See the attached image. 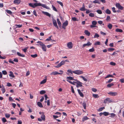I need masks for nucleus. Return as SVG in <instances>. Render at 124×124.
<instances>
[{
	"label": "nucleus",
	"mask_w": 124,
	"mask_h": 124,
	"mask_svg": "<svg viewBox=\"0 0 124 124\" xmlns=\"http://www.w3.org/2000/svg\"><path fill=\"white\" fill-rule=\"evenodd\" d=\"M29 5L33 8H35V7L38 6H41L43 8L46 9H47L48 7H47L46 5H45V4H42L40 3H36L34 4L29 3Z\"/></svg>",
	"instance_id": "f257e3e1"
},
{
	"label": "nucleus",
	"mask_w": 124,
	"mask_h": 124,
	"mask_svg": "<svg viewBox=\"0 0 124 124\" xmlns=\"http://www.w3.org/2000/svg\"><path fill=\"white\" fill-rule=\"evenodd\" d=\"M37 43H39V44L41 46L42 50L45 52L46 51V45L41 41H38Z\"/></svg>",
	"instance_id": "f03ea898"
},
{
	"label": "nucleus",
	"mask_w": 124,
	"mask_h": 124,
	"mask_svg": "<svg viewBox=\"0 0 124 124\" xmlns=\"http://www.w3.org/2000/svg\"><path fill=\"white\" fill-rule=\"evenodd\" d=\"M73 73L75 74L79 75L83 73V72L82 70H77L73 71Z\"/></svg>",
	"instance_id": "7ed1b4c3"
},
{
	"label": "nucleus",
	"mask_w": 124,
	"mask_h": 124,
	"mask_svg": "<svg viewBox=\"0 0 124 124\" xmlns=\"http://www.w3.org/2000/svg\"><path fill=\"white\" fill-rule=\"evenodd\" d=\"M112 101L110 99L108 98H107L106 99L104 100V103H110L112 102Z\"/></svg>",
	"instance_id": "20e7f679"
},
{
	"label": "nucleus",
	"mask_w": 124,
	"mask_h": 124,
	"mask_svg": "<svg viewBox=\"0 0 124 124\" xmlns=\"http://www.w3.org/2000/svg\"><path fill=\"white\" fill-rule=\"evenodd\" d=\"M68 24V22L67 20H66L62 24V28L64 29H65L66 28V27Z\"/></svg>",
	"instance_id": "39448f33"
},
{
	"label": "nucleus",
	"mask_w": 124,
	"mask_h": 124,
	"mask_svg": "<svg viewBox=\"0 0 124 124\" xmlns=\"http://www.w3.org/2000/svg\"><path fill=\"white\" fill-rule=\"evenodd\" d=\"M116 6L119 9L121 10H122L123 9V7L121 6L120 4L119 3H117L116 4Z\"/></svg>",
	"instance_id": "423d86ee"
},
{
	"label": "nucleus",
	"mask_w": 124,
	"mask_h": 124,
	"mask_svg": "<svg viewBox=\"0 0 124 124\" xmlns=\"http://www.w3.org/2000/svg\"><path fill=\"white\" fill-rule=\"evenodd\" d=\"M108 94L112 96H115L117 95V93L115 92H110L108 93Z\"/></svg>",
	"instance_id": "0eeeda50"
},
{
	"label": "nucleus",
	"mask_w": 124,
	"mask_h": 124,
	"mask_svg": "<svg viewBox=\"0 0 124 124\" xmlns=\"http://www.w3.org/2000/svg\"><path fill=\"white\" fill-rule=\"evenodd\" d=\"M67 46L69 49H71L73 47V44L71 42H69L67 44Z\"/></svg>",
	"instance_id": "6e6552de"
},
{
	"label": "nucleus",
	"mask_w": 124,
	"mask_h": 124,
	"mask_svg": "<svg viewBox=\"0 0 124 124\" xmlns=\"http://www.w3.org/2000/svg\"><path fill=\"white\" fill-rule=\"evenodd\" d=\"M9 76L10 77L11 79H13L15 77V76L14 75L13 73L11 71H9Z\"/></svg>",
	"instance_id": "1a4fd4ad"
},
{
	"label": "nucleus",
	"mask_w": 124,
	"mask_h": 124,
	"mask_svg": "<svg viewBox=\"0 0 124 124\" xmlns=\"http://www.w3.org/2000/svg\"><path fill=\"white\" fill-rule=\"evenodd\" d=\"M76 81H77L78 82V83H77V85L76 86L77 87H78L80 86L81 87L83 86L82 85V83L80 82L79 81H77V80Z\"/></svg>",
	"instance_id": "9d476101"
},
{
	"label": "nucleus",
	"mask_w": 124,
	"mask_h": 124,
	"mask_svg": "<svg viewBox=\"0 0 124 124\" xmlns=\"http://www.w3.org/2000/svg\"><path fill=\"white\" fill-rule=\"evenodd\" d=\"M92 43H91L89 41L87 42L86 44H84L82 46L83 48L86 46H89L91 45Z\"/></svg>",
	"instance_id": "9b49d317"
},
{
	"label": "nucleus",
	"mask_w": 124,
	"mask_h": 124,
	"mask_svg": "<svg viewBox=\"0 0 124 124\" xmlns=\"http://www.w3.org/2000/svg\"><path fill=\"white\" fill-rule=\"evenodd\" d=\"M73 71H72L70 69L68 70L67 71V72L68 73H67V74L71 76L73 74Z\"/></svg>",
	"instance_id": "f8f14e48"
},
{
	"label": "nucleus",
	"mask_w": 124,
	"mask_h": 124,
	"mask_svg": "<svg viewBox=\"0 0 124 124\" xmlns=\"http://www.w3.org/2000/svg\"><path fill=\"white\" fill-rule=\"evenodd\" d=\"M77 91L80 96L82 97H84V94L81 92V90L79 89H78Z\"/></svg>",
	"instance_id": "ddd939ff"
},
{
	"label": "nucleus",
	"mask_w": 124,
	"mask_h": 124,
	"mask_svg": "<svg viewBox=\"0 0 124 124\" xmlns=\"http://www.w3.org/2000/svg\"><path fill=\"white\" fill-rule=\"evenodd\" d=\"M42 12L43 13L46 15V16H48L49 17H51V15L48 13L46 12H44V11H42Z\"/></svg>",
	"instance_id": "4468645a"
},
{
	"label": "nucleus",
	"mask_w": 124,
	"mask_h": 124,
	"mask_svg": "<svg viewBox=\"0 0 124 124\" xmlns=\"http://www.w3.org/2000/svg\"><path fill=\"white\" fill-rule=\"evenodd\" d=\"M21 2L20 0H15L14 1V4L17 5L19 4Z\"/></svg>",
	"instance_id": "2eb2a0df"
},
{
	"label": "nucleus",
	"mask_w": 124,
	"mask_h": 124,
	"mask_svg": "<svg viewBox=\"0 0 124 124\" xmlns=\"http://www.w3.org/2000/svg\"><path fill=\"white\" fill-rule=\"evenodd\" d=\"M53 24L58 29V27L57 26L56 22L55 20H53Z\"/></svg>",
	"instance_id": "dca6fc26"
},
{
	"label": "nucleus",
	"mask_w": 124,
	"mask_h": 124,
	"mask_svg": "<svg viewBox=\"0 0 124 124\" xmlns=\"http://www.w3.org/2000/svg\"><path fill=\"white\" fill-rule=\"evenodd\" d=\"M84 33L86 35L88 36H89L90 34V32L86 30L85 31Z\"/></svg>",
	"instance_id": "f3484780"
},
{
	"label": "nucleus",
	"mask_w": 124,
	"mask_h": 124,
	"mask_svg": "<svg viewBox=\"0 0 124 124\" xmlns=\"http://www.w3.org/2000/svg\"><path fill=\"white\" fill-rule=\"evenodd\" d=\"M60 74L58 72L55 71L51 72V73L50 75H55L57 74Z\"/></svg>",
	"instance_id": "a211bd4d"
},
{
	"label": "nucleus",
	"mask_w": 124,
	"mask_h": 124,
	"mask_svg": "<svg viewBox=\"0 0 124 124\" xmlns=\"http://www.w3.org/2000/svg\"><path fill=\"white\" fill-rule=\"evenodd\" d=\"M41 118L44 121H45V116L44 113L42 114V115L41 116Z\"/></svg>",
	"instance_id": "6ab92c4d"
},
{
	"label": "nucleus",
	"mask_w": 124,
	"mask_h": 124,
	"mask_svg": "<svg viewBox=\"0 0 124 124\" xmlns=\"http://www.w3.org/2000/svg\"><path fill=\"white\" fill-rule=\"evenodd\" d=\"M67 79H68V80H77V79H73V78L71 77V76H69L67 77Z\"/></svg>",
	"instance_id": "aec40b11"
},
{
	"label": "nucleus",
	"mask_w": 124,
	"mask_h": 124,
	"mask_svg": "<svg viewBox=\"0 0 124 124\" xmlns=\"http://www.w3.org/2000/svg\"><path fill=\"white\" fill-rule=\"evenodd\" d=\"M22 24L21 25H18V24H15V26L16 29L17 28H20L22 27Z\"/></svg>",
	"instance_id": "412c9836"
},
{
	"label": "nucleus",
	"mask_w": 124,
	"mask_h": 124,
	"mask_svg": "<svg viewBox=\"0 0 124 124\" xmlns=\"http://www.w3.org/2000/svg\"><path fill=\"white\" fill-rule=\"evenodd\" d=\"M47 79L46 78L44 79L43 80L40 82V84H44L46 83V81Z\"/></svg>",
	"instance_id": "4be33fe9"
},
{
	"label": "nucleus",
	"mask_w": 124,
	"mask_h": 124,
	"mask_svg": "<svg viewBox=\"0 0 124 124\" xmlns=\"http://www.w3.org/2000/svg\"><path fill=\"white\" fill-rule=\"evenodd\" d=\"M38 106L40 108H42L43 107V106L42 104L40 102H38L37 103Z\"/></svg>",
	"instance_id": "5701e85b"
},
{
	"label": "nucleus",
	"mask_w": 124,
	"mask_h": 124,
	"mask_svg": "<svg viewBox=\"0 0 124 124\" xmlns=\"http://www.w3.org/2000/svg\"><path fill=\"white\" fill-rule=\"evenodd\" d=\"M17 54L18 56H19L24 57H25V56L23 54H21L19 52H17Z\"/></svg>",
	"instance_id": "b1692460"
},
{
	"label": "nucleus",
	"mask_w": 124,
	"mask_h": 124,
	"mask_svg": "<svg viewBox=\"0 0 124 124\" xmlns=\"http://www.w3.org/2000/svg\"><path fill=\"white\" fill-rule=\"evenodd\" d=\"M89 119V118L87 116H85L82 118V121L84 122L85 120H88Z\"/></svg>",
	"instance_id": "393cba45"
},
{
	"label": "nucleus",
	"mask_w": 124,
	"mask_h": 124,
	"mask_svg": "<svg viewBox=\"0 0 124 124\" xmlns=\"http://www.w3.org/2000/svg\"><path fill=\"white\" fill-rule=\"evenodd\" d=\"M57 21L58 23V24L59 25V27H61V23L59 19H57Z\"/></svg>",
	"instance_id": "a878e982"
},
{
	"label": "nucleus",
	"mask_w": 124,
	"mask_h": 124,
	"mask_svg": "<svg viewBox=\"0 0 124 124\" xmlns=\"http://www.w3.org/2000/svg\"><path fill=\"white\" fill-rule=\"evenodd\" d=\"M105 12L106 13L108 14H110L111 13V11L108 9H106Z\"/></svg>",
	"instance_id": "bb28decb"
},
{
	"label": "nucleus",
	"mask_w": 124,
	"mask_h": 124,
	"mask_svg": "<svg viewBox=\"0 0 124 124\" xmlns=\"http://www.w3.org/2000/svg\"><path fill=\"white\" fill-rule=\"evenodd\" d=\"M116 32H123V30L122 29L118 28L116 29Z\"/></svg>",
	"instance_id": "cd10ccee"
},
{
	"label": "nucleus",
	"mask_w": 124,
	"mask_h": 124,
	"mask_svg": "<svg viewBox=\"0 0 124 124\" xmlns=\"http://www.w3.org/2000/svg\"><path fill=\"white\" fill-rule=\"evenodd\" d=\"M107 26L110 29H112V26L111 24L110 23H109L108 25Z\"/></svg>",
	"instance_id": "c85d7f7f"
},
{
	"label": "nucleus",
	"mask_w": 124,
	"mask_h": 124,
	"mask_svg": "<svg viewBox=\"0 0 124 124\" xmlns=\"http://www.w3.org/2000/svg\"><path fill=\"white\" fill-rule=\"evenodd\" d=\"M93 2L95 3H98L100 4V3L99 2V1L98 0H95L93 1Z\"/></svg>",
	"instance_id": "c756f323"
},
{
	"label": "nucleus",
	"mask_w": 124,
	"mask_h": 124,
	"mask_svg": "<svg viewBox=\"0 0 124 124\" xmlns=\"http://www.w3.org/2000/svg\"><path fill=\"white\" fill-rule=\"evenodd\" d=\"M93 96L95 98H98L99 97V96L97 94H93Z\"/></svg>",
	"instance_id": "7c9ffc66"
},
{
	"label": "nucleus",
	"mask_w": 124,
	"mask_h": 124,
	"mask_svg": "<svg viewBox=\"0 0 124 124\" xmlns=\"http://www.w3.org/2000/svg\"><path fill=\"white\" fill-rule=\"evenodd\" d=\"M114 84L113 83L109 84L107 85V86L108 87H110L114 85Z\"/></svg>",
	"instance_id": "2f4dec72"
},
{
	"label": "nucleus",
	"mask_w": 124,
	"mask_h": 124,
	"mask_svg": "<svg viewBox=\"0 0 124 124\" xmlns=\"http://www.w3.org/2000/svg\"><path fill=\"white\" fill-rule=\"evenodd\" d=\"M46 91L45 90H41L40 91V93L41 94H45L46 93Z\"/></svg>",
	"instance_id": "473e14b6"
},
{
	"label": "nucleus",
	"mask_w": 124,
	"mask_h": 124,
	"mask_svg": "<svg viewBox=\"0 0 124 124\" xmlns=\"http://www.w3.org/2000/svg\"><path fill=\"white\" fill-rule=\"evenodd\" d=\"M28 47H26L24 49H22V50L25 53L26 52V51L27 50L28 48Z\"/></svg>",
	"instance_id": "72a5a7b5"
},
{
	"label": "nucleus",
	"mask_w": 124,
	"mask_h": 124,
	"mask_svg": "<svg viewBox=\"0 0 124 124\" xmlns=\"http://www.w3.org/2000/svg\"><path fill=\"white\" fill-rule=\"evenodd\" d=\"M83 105L84 107V109H85L86 108V103L85 102L83 103Z\"/></svg>",
	"instance_id": "f704fd0d"
},
{
	"label": "nucleus",
	"mask_w": 124,
	"mask_h": 124,
	"mask_svg": "<svg viewBox=\"0 0 124 124\" xmlns=\"http://www.w3.org/2000/svg\"><path fill=\"white\" fill-rule=\"evenodd\" d=\"M31 56L33 58H35L37 57L38 55L37 54H35L33 55H31Z\"/></svg>",
	"instance_id": "c9c22d12"
},
{
	"label": "nucleus",
	"mask_w": 124,
	"mask_h": 124,
	"mask_svg": "<svg viewBox=\"0 0 124 124\" xmlns=\"http://www.w3.org/2000/svg\"><path fill=\"white\" fill-rule=\"evenodd\" d=\"M110 20V18L109 16H108L106 18V20L107 21H109Z\"/></svg>",
	"instance_id": "e433bc0d"
},
{
	"label": "nucleus",
	"mask_w": 124,
	"mask_h": 124,
	"mask_svg": "<svg viewBox=\"0 0 124 124\" xmlns=\"http://www.w3.org/2000/svg\"><path fill=\"white\" fill-rule=\"evenodd\" d=\"M99 37V35L97 33H96L95 34V35L94 36V38H98V37Z\"/></svg>",
	"instance_id": "4c0bfd02"
},
{
	"label": "nucleus",
	"mask_w": 124,
	"mask_h": 124,
	"mask_svg": "<svg viewBox=\"0 0 124 124\" xmlns=\"http://www.w3.org/2000/svg\"><path fill=\"white\" fill-rule=\"evenodd\" d=\"M95 50L93 47L89 50V51L90 52H94Z\"/></svg>",
	"instance_id": "58836bf2"
},
{
	"label": "nucleus",
	"mask_w": 124,
	"mask_h": 124,
	"mask_svg": "<svg viewBox=\"0 0 124 124\" xmlns=\"http://www.w3.org/2000/svg\"><path fill=\"white\" fill-rule=\"evenodd\" d=\"M103 115H104L105 116H107L109 115V113L106 112H104L103 113Z\"/></svg>",
	"instance_id": "ea45409f"
},
{
	"label": "nucleus",
	"mask_w": 124,
	"mask_h": 124,
	"mask_svg": "<svg viewBox=\"0 0 124 124\" xmlns=\"http://www.w3.org/2000/svg\"><path fill=\"white\" fill-rule=\"evenodd\" d=\"M97 12L99 14H101L102 13L101 11L100 10H98L97 11Z\"/></svg>",
	"instance_id": "a19ab883"
},
{
	"label": "nucleus",
	"mask_w": 124,
	"mask_h": 124,
	"mask_svg": "<svg viewBox=\"0 0 124 124\" xmlns=\"http://www.w3.org/2000/svg\"><path fill=\"white\" fill-rule=\"evenodd\" d=\"M113 77V76L109 74L107 76H106L105 77V78H108L109 77Z\"/></svg>",
	"instance_id": "79ce46f5"
},
{
	"label": "nucleus",
	"mask_w": 124,
	"mask_h": 124,
	"mask_svg": "<svg viewBox=\"0 0 124 124\" xmlns=\"http://www.w3.org/2000/svg\"><path fill=\"white\" fill-rule=\"evenodd\" d=\"M80 77L82 78L84 81H87V79L86 78H85L84 77L82 76H80Z\"/></svg>",
	"instance_id": "37998d69"
},
{
	"label": "nucleus",
	"mask_w": 124,
	"mask_h": 124,
	"mask_svg": "<svg viewBox=\"0 0 124 124\" xmlns=\"http://www.w3.org/2000/svg\"><path fill=\"white\" fill-rule=\"evenodd\" d=\"M80 10L81 11H85L86 10V9H85V8H84V7H82L80 8Z\"/></svg>",
	"instance_id": "c03bdc74"
},
{
	"label": "nucleus",
	"mask_w": 124,
	"mask_h": 124,
	"mask_svg": "<svg viewBox=\"0 0 124 124\" xmlns=\"http://www.w3.org/2000/svg\"><path fill=\"white\" fill-rule=\"evenodd\" d=\"M62 66V65L61 63H60L59 64H58L57 65V66H55L54 67H55L56 68H59V67L61 66Z\"/></svg>",
	"instance_id": "a18cd8bd"
},
{
	"label": "nucleus",
	"mask_w": 124,
	"mask_h": 124,
	"mask_svg": "<svg viewBox=\"0 0 124 124\" xmlns=\"http://www.w3.org/2000/svg\"><path fill=\"white\" fill-rule=\"evenodd\" d=\"M110 115V116L112 118L114 117L116 115L114 113H111Z\"/></svg>",
	"instance_id": "49530a36"
},
{
	"label": "nucleus",
	"mask_w": 124,
	"mask_h": 124,
	"mask_svg": "<svg viewBox=\"0 0 124 124\" xmlns=\"http://www.w3.org/2000/svg\"><path fill=\"white\" fill-rule=\"evenodd\" d=\"M52 37V36H50L49 37V38L47 39H46V41H48L51 40L52 39H51V38Z\"/></svg>",
	"instance_id": "de8ad7c7"
},
{
	"label": "nucleus",
	"mask_w": 124,
	"mask_h": 124,
	"mask_svg": "<svg viewBox=\"0 0 124 124\" xmlns=\"http://www.w3.org/2000/svg\"><path fill=\"white\" fill-rule=\"evenodd\" d=\"M97 23V22L95 21H93L92 22V24L94 25L95 26L96 25V24Z\"/></svg>",
	"instance_id": "09e8293b"
},
{
	"label": "nucleus",
	"mask_w": 124,
	"mask_h": 124,
	"mask_svg": "<svg viewBox=\"0 0 124 124\" xmlns=\"http://www.w3.org/2000/svg\"><path fill=\"white\" fill-rule=\"evenodd\" d=\"M100 42L99 41H97L94 43V45H100Z\"/></svg>",
	"instance_id": "8fccbe9b"
},
{
	"label": "nucleus",
	"mask_w": 124,
	"mask_h": 124,
	"mask_svg": "<svg viewBox=\"0 0 124 124\" xmlns=\"http://www.w3.org/2000/svg\"><path fill=\"white\" fill-rule=\"evenodd\" d=\"M104 108H105L104 107L100 108L98 109V111H101Z\"/></svg>",
	"instance_id": "3c124183"
},
{
	"label": "nucleus",
	"mask_w": 124,
	"mask_h": 124,
	"mask_svg": "<svg viewBox=\"0 0 124 124\" xmlns=\"http://www.w3.org/2000/svg\"><path fill=\"white\" fill-rule=\"evenodd\" d=\"M114 50V48H109L108 49V51H112Z\"/></svg>",
	"instance_id": "603ef678"
},
{
	"label": "nucleus",
	"mask_w": 124,
	"mask_h": 124,
	"mask_svg": "<svg viewBox=\"0 0 124 124\" xmlns=\"http://www.w3.org/2000/svg\"><path fill=\"white\" fill-rule=\"evenodd\" d=\"M89 16L91 17H93L94 16V15L93 13H91L89 15Z\"/></svg>",
	"instance_id": "864d4df0"
},
{
	"label": "nucleus",
	"mask_w": 124,
	"mask_h": 124,
	"mask_svg": "<svg viewBox=\"0 0 124 124\" xmlns=\"http://www.w3.org/2000/svg\"><path fill=\"white\" fill-rule=\"evenodd\" d=\"M57 3H58L61 6H63V5L62 3L59 1H57Z\"/></svg>",
	"instance_id": "5fc2aeb1"
},
{
	"label": "nucleus",
	"mask_w": 124,
	"mask_h": 124,
	"mask_svg": "<svg viewBox=\"0 0 124 124\" xmlns=\"http://www.w3.org/2000/svg\"><path fill=\"white\" fill-rule=\"evenodd\" d=\"M52 7L53 8V9L56 12L57 11V10L56 8L53 5H52Z\"/></svg>",
	"instance_id": "6e6d98bb"
},
{
	"label": "nucleus",
	"mask_w": 124,
	"mask_h": 124,
	"mask_svg": "<svg viewBox=\"0 0 124 124\" xmlns=\"http://www.w3.org/2000/svg\"><path fill=\"white\" fill-rule=\"evenodd\" d=\"M14 12H11V11L9 10H8V14H9L10 15H12L13 14Z\"/></svg>",
	"instance_id": "4d7b16f0"
},
{
	"label": "nucleus",
	"mask_w": 124,
	"mask_h": 124,
	"mask_svg": "<svg viewBox=\"0 0 124 124\" xmlns=\"http://www.w3.org/2000/svg\"><path fill=\"white\" fill-rule=\"evenodd\" d=\"M2 73L3 74L5 75L7 74V72L5 70H3L2 71Z\"/></svg>",
	"instance_id": "13d9d810"
},
{
	"label": "nucleus",
	"mask_w": 124,
	"mask_h": 124,
	"mask_svg": "<svg viewBox=\"0 0 124 124\" xmlns=\"http://www.w3.org/2000/svg\"><path fill=\"white\" fill-rule=\"evenodd\" d=\"M2 120L3 122L4 123H5L7 121L6 120L4 117L3 118Z\"/></svg>",
	"instance_id": "bf43d9fd"
},
{
	"label": "nucleus",
	"mask_w": 124,
	"mask_h": 124,
	"mask_svg": "<svg viewBox=\"0 0 124 124\" xmlns=\"http://www.w3.org/2000/svg\"><path fill=\"white\" fill-rule=\"evenodd\" d=\"M71 91L72 93H74L75 92L74 91V89L73 88V87L72 86H71Z\"/></svg>",
	"instance_id": "052dcab7"
},
{
	"label": "nucleus",
	"mask_w": 124,
	"mask_h": 124,
	"mask_svg": "<svg viewBox=\"0 0 124 124\" xmlns=\"http://www.w3.org/2000/svg\"><path fill=\"white\" fill-rule=\"evenodd\" d=\"M111 65L113 66H115L116 65V63L113 62H111L110 63Z\"/></svg>",
	"instance_id": "680f3d73"
},
{
	"label": "nucleus",
	"mask_w": 124,
	"mask_h": 124,
	"mask_svg": "<svg viewBox=\"0 0 124 124\" xmlns=\"http://www.w3.org/2000/svg\"><path fill=\"white\" fill-rule=\"evenodd\" d=\"M100 33H101V35H103L105 36L106 35V33L102 31H100Z\"/></svg>",
	"instance_id": "e2e57ef3"
},
{
	"label": "nucleus",
	"mask_w": 124,
	"mask_h": 124,
	"mask_svg": "<svg viewBox=\"0 0 124 124\" xmlns=\"http://www.w3.org/2000/svg\"><path fill=\"white\" fill-rule=\"evenodd\" d=\"M62 65L64 64L65 63V61H62L60 62Z\"/></svg>",
	"instance_id": "0e129e2a"
},
{
	"label": "nucleus",
	"mask_w": 124,
	"mask_h": 124,
	"mask_svg": "<svg viewBox=\"0 0 124 124\" xmlns=\"http://www.w3.org/2000/svg\"><path fill=\"white\" fill-rule=\"evenodd\" d=\"M62 65L64 64L65 63V61H62L60 62Z\"/></svg>",
	"instance_id": "69168bd1"
},
{
	"label": "nucleus",
	"mask_w": 124,
	"mask_h": 124,
	"mask_svg": "<svg viewBox=\"0 0 124 124\" xmlns=\"http://www.w3.org/2000/svg\"><path fill=\"white\" fill-rule=\"evenodd\" d=\"M92 91L94 92H95L97 91V90L96 89L94 88H92Z\"/></svg>",
	"instance_id": "338daca9"
},
{
	"label": "nucleus",
	"mask_w": 124,
	"mask_h": 124,
	"mask_svg": "<svg viewBox=\"0 0 124 124\" xmlns=\"http://www.w3.org/2000/svg\"><path fill=\"white\" fill-rule=\"evenodd\" d=\"M113 80V79H109L107 82V83H110Z\"/></svg>",
	"instance_id": "774afa93"
}]
</instances>
